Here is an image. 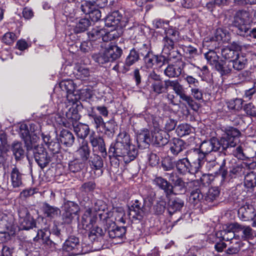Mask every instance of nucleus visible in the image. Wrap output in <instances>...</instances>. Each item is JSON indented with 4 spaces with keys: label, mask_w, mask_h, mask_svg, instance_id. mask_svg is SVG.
Wrapping results in <instances>:
<instances>
[{
    "label": "nucleus",
    "mask_w": 256,
    "mask_h": 256,
    "mask_svg": "<svg viewBox=\"0 0 256 256\" xmlns=\"http://www.w3.org/2000/svg\"><path fill=\"white\" fill-rule=\"evenodd\" d=\"M250 16L249 12L246 10H240L236 13L232 24L238 35L244 36L250 28Z\"/></svg>",
    "instance_id": "1"
},
{
    "label": "nucleus",
    "mask_w": 256,
    "mask_h": 256,
    "mask_svg": "<svg viewBox=\"0 0 256 256\" xmlns=\"http://www.w3.org/2000/svg\"><path fill=\"white\" fill-rule=\"evenodd\" d=\"M129 136L126 132L120 133L118 136L116 142L114 144H112L109 149V152L112 153L116 157H122L124 154L126 148L129 145Z\"/></svg>",
    "instance_id": "2"
},
{
    "label": "nucleus",
    "mask_w": 256,
    "mask_h": 256,
    "mask_svg": "<svg viewBox=\"0 0 256 256\" xmlns=\"http://www.w3.org/2000/svg\"><path fill=\"white\" fill-rule=\"evenodd\" d=\"M167 82L168 88L172 87L175 93L180 96V98L186 102L192 110H196L198 108V104L193 99V98L190 96L187 95L185 93L182 86L181 85L177 80H169Z\"/></svg>",
    "instance_id": "3"
},
{
    "label": "nucleus",
    "mask_w": 256,
    "mask_h": 256,
    "mask_svg": "<svg viewBox=\"0 0 256 256\" xmlns=\"http://www.w3.org/2000/svg\"><path fill=\"white\" fill-rule=\"evenodd\" d=\"M125 13L124 17L118 11H114L108 16L105 20L106 25L108 27L126 26V24L130 20V17Z\"/></svg>",
    "instance_id": "4"
},
{
    "label": "nucleus",
    "mask_w": 256,
    "mask_h": 256,
    "mask_svg": "<svg viewBox=\"0 0 256 256\" xmlns=\"http://www.w3.org/2000/svg\"><path fill=\"white\" fill-rule=\"evenodd\" d=\"M34 158L41 168L46 167L50 162V158L48 156L45 148L40 145L33 144Z\"/></svg>",
    "instance_id": "5"
},
{
    "label": "nucleus",
    "mask_w": 256,
    "mask_h": 256,
    "mask_svg": "<svg viewBox=\"0 0 256 256\" xmlns=\"http://www.w3.org/2000/svg\"><path fill=\"white\" fill-rule=\"evenodd\" d=\"M148 210L144 204L136 200L134 202L129 208L130 218L139 221L142 220L146 216Z\"/></svg>",
    "instance_id": "6"
},
{
    "label": "nucleus",
    "mask_w": 256,
    "mask_h": 256,
    "mask_svg": "<svg viewBox=\"0 0 256 256\" xmlns=\"http://www.w3.org/2000/svg\"><path fill=\"white\" fill-rule=\"evenodd\" d=\"M20 223L22 228L26 230L32 228L36 226V222L30 216L27 208L22 206L18 210Z\"/></svg>",
    "instance_id": "7"
},
{
    "label": "nucleus",
    "mask_w": 256,
    "mask_h": 256,
    "mask_svg": "<svg viewBox=\"0 0 256 256\" xmlns=\"http://www.w3.org/2000/svg\"><path fill=\"white\" fill-rule=\"evenodd\" d=\"M219 150V140L216 138H212L209 140L204 141L201 144L200 149H195L194 150H198L199 155L203 154L204 158L206 154L212 152H217Z\"/></svg>",
    "instance_id": "8"
},
{
    "label": "nucleus",
    "mask_w": 256,
    "mask_h": 256,
    "mask_svg": "<svg viewBox=\"0 0 256 256\" xmlns=\"http://www.w3.org/2000/svg\"><path fill=\"white\" fill-rule=\"evenodd\" d=\"M97 220L95 212L90 208L86 210L82 216L81 222L78 224L79 229L88 230H90Z\"/></svg>",
    "instance_id": "9"
},
{
    "label": "nucleus",
    "mask_w": 256,
    "mask_h": 256,
    "mask_svg": "<svg viewBox=\"0 0 256 256\" xmlns=\"http://www.w3.org/2000/svg\"><path fill=\"white\" fill-rule=\"evenodd\" d=\"M80 8L82 12L88 14L92 22H97L101 18L100 11L95 6L92 2L84 1L82 2Z\"/></svg>",
    "instance_id": "10"
},
{
    "label": "nucleus",
    "mask_w": 256,
    "mask_h": 256,
    "mask_svg": "<svg viewBox=\"0 0 256 256\" xmlns=\"http://www.w3.org/2000/svg\"><path fill=\"white\" fill-rule=\"evenodd\" d=\"M189 158L190 160V173L194 174L197 173L202 166V161L204 159V154L199 155L198 150L190 151L189 154Z\"/></svg>",
    "instance_id": "11"
},
{
    "label": "nucleus",
    "mask_w": 256,
    "mask_h": 256,
    "mask_svg": "<svg viewBox=\"0 0 256 256\" xmlns=\"http://www.w3.org/2000/svg\"><path fill=\"white\" fill-rule=\"evenodd\" d=\"M77 100L76 98L72 99V106L69 108L68 112H66V116L68 121V124H64L66 127L70 128V125L76 124L80 118V116L78 112L76 104H74L75 101Z\"/></svg>",
    "instance_id": "12"
},
{
    "label": "nucleus",
    "mask_w": 256,
    "mask_h": 256,
    "mask_svg": "<svg viewBox=\"0 0 256 256\" xmlns=\"http://www.w3.org/2000/svg\"><path fill=\"white\" fill-rule=\"evenodd\" d=\"M63 250L70 252L71 254H78L82 252L81 246L78 238L70 237L67 240L62 247Z\"/></svg>",
    "instance_id": "13"
},
{
    "label": "nucleus",
    "mask_w": 256,
    "mask_h": 256,
    "mask_svg": "<svg viewBox=\"0 0 256 256\" xmlns=\"http://www.w3.org/2000/svg\"><path fill=\"white\" fill-rule=\"evenodd\" d=\"M198 184V182L196 180H194L190 182H185L182 178H176V181L172 185V194H184L186 190L187 185L192 186Z\"/></svg>",
    "instance_id": "14"
},
{
    "label": "nucleus",
    "mask_w": 256,
    "mask_h": 256,
    "mask_svg": "<svg viewBox=\"0 0 256 256\" xmlns=\"http://www.w3.org/2000/svg\"><path fill=\"white\" fill-rule=\"evenodd\" d=\"M168 133L158 128H154L152 131V140L159 146H164L168 142Z\"/></svg>",
    "instance_id": "15"
},
{
    "label": "nucleus",
    "mask_w": 256,
    "mask_h": 256,
    "mask_svg": "<svg viewBox=\"0 0 256 256\" xmlns=\"http://www.w3.org/2000/svg\"><path fill=\"white\" fill-rule=\"evenodd\" d=\"M106 230H103L102 228L96 226L90 230L88 236L90 239L94 242V244L100 242V246L102 247L104 242L103 236Z\"/></svg>",
    "instance_id": "16"
},
{
    "label": "nucleus",
    "mask_w": 256,
    "mask_h": 256,
    "mask_svg": "<svg viewBox=\"0 0 256 256\" xmlns=\"http://www.w3.org/2000/svg\"><path fill=\"white\" fill-rule=\"evenodd\" d=\"M107 230L110 238L116 240L122 239L126 232L125 227H118L114 222L112 223L109 228H108Z\"/></svg>",
    "instance_id": "17"
},
{
    "label": "nucleus",
    "mask_w": 256,
    "mask_h": 256,
    "mask_svg": "<svg viewBox=\"0 0 256 256\" xmlns=\"http://www.w3.org/2000/svg\"><path fill=\"white\" fill-rule=\"evenodd\" d=\"M90 153V148L87 141L82 140L80 146L76 150V154L78 158L85 162L88 160Z\"/></svg>",
    "instance_id": "18"
},
{
    "label": "nucleus",
    "mask_w": 256,
    "mask_h": 256,
    "mask_svg": "<svg viewBox=\"0 0 256 256\" xmlns=\"http://www.w3.org/2000/svg\"><path fill=\"white\" fill-rule=\"evenodd\" d=\"M248 63V60L242 54H238L232 60H230V66L234 70L239 71L245 68Z\"/></svg>",
    "instance_id": "19"
},
{
    "label": "nucleus",
    "mask_w": 256,
    "mask_h": 256,
    "mask_svg": "<svg viewBox=\"0 0 256 256\" xmlns=\"http://www.w3.org/2000/svg\"><path fill=\"white\" fill-rule=\"evenodd\" d=\"M230 228H236L237 232H242V236L244 239H250L254 236V232L252 228L249 226H245L238 223L230 224Z\"/></svg>",
    "instance_id": "20"
},
{
    "label": "nucleus",
    "mask_w": 256,
    "mask_h": 256,
    "mask_svg": "<svg viewBox=\"0 0 256 256\" xmlns=\"http://www.w3.org/2000/svg\"><path fill=\"white\" fill-rule=\"evenodd\" d=\"M60 139L61 143L66 147H70L74 142V136L70 131L62 130L60 134Z\"/></svg>",
    "instance_id": "21"
},
{
    "label": "nucleus",
    "mask_w": 256,
    "mask_h": 256,
    "mask_svg": "<svg viewBox=\"0 0 256 256\" xmlns=\"http://www.w3.org/2000/svg\"><path fill=\"white\" fill-rule=\"evenodd\" d=\"M230 224L226 225V228L224 227L223 230L220 231L217 235L220 234V236L222 237V240L230 242L232 241V240H236L234 238V232H237L236 228H230Z\"/></svg>",
    "instance_id": "22"
},
{
    "label": "nucleus",
    "mask_w": 256,
    "mask_h": 256,
    "mask_svg": "<svg viewBox=\"0 0 256 256\" xmlns=\"http://www.w3.org/2000/svg\"><path fill=\"white\" fill-rule=\"evenodd\" d=\"M74 130L77 136L82 138V140L87 136L90 132L89 126L87 124L77 122L76 124L72 125Z\"/></svg>",
    "instance_id": "23"
},
{
    "label": "nucleus",
    "mask_w": 256,
    "mask_h": 256,
    "mask_svg": "<svg viewBox=\"0 0 256 256\" xmlns=\"http://www.w3.org/2000/svg\"><path fill=\"white\" fill-rule=\"evenodd\" d=\"M154 183L160 189L164 190L166 194H171L172 192V184L166 179L162 177H156L154 180Z\"/></svg>",
    "instance_id": "24"
},
{
    "label": "nucleus",
    "mask_w": 256,
    "mask_h": 256,
    "mask_svg": "<svg viewBox=\"0 0 256 256\" xmlns=\"http://www.w3.org/2000/svg\"><path fill=\"white\" fill-rule=\"evenodd\" d=\"M169 80H166L164 82L160 81L156 82H151L150 88L151 90L157 95L166 92L168 88V82Z\"/></svg>",
    "instance_id": "25"
},
{
    "label": "nucleus",
    "mask_w": 256,
    "mask_h": 256,
    "mask_svg": "<svg viewBox=\"0 0 256 256\" xmlns=\"http://www.w3.org/2000/svg\"><path fill=\"white\" fill-rule=\"evenodd\" d=\"M60 87L62 90H66L68 92V99L70 100L73 99L72 96L74 95V92L76 90V86L72 80H63L60 83Z\"/></svg>",
    "instance_id": "26"
},
{
    "label": "nucleus",
    "mask_w": 256,
    "mask_h": 256,
    "mask_svg": "<svg viewBox=\"0 0 256 256\" xmlns=\"http://www.w3.org/2000/svg\"><path fill=\"white\" fill-rule=\"evenodd\" d=\"M22 175L16 166L12 168L10 172V180L14 188H18L22 185Z\"/></svg>",
    "instance_id": "27"
},
{
    "label": "nucleus",
    "mask_w": 256,
    "mask_h": 256,
    "mask_svg": "<svg viewBox=\"0 0 256 256\" xmlns=\"http://www.w3.org/2000/svg\"><path fill=\"white\" fill-rule=\"evenodd\" d=\"M104 50L110 62L118 58L122 54V50L116 45H110Z\"/></svg>",
    "instance_id": "28"
},
{
    "label": "nucleus",
    "mask_w": 256,
    "mask_h": 256,
    "mask_svg": "<svg viewBox=\"0 0 256 256\" xmlns=\"http://www.w3.org/2000/svg\"><path fill=\"white\" fill-rule=\"evenodd\" d=\"M178 172L182 174L190 173V161L188 158L180 159L175 162Z\"/></svg>",
    "instance_id": "29"
},
{
    "label": "nucleus",
    "mask_w": 256,
    "mask_h": 256,
    "mask_svg": "<svg viewBox=\"0 0 256 256\" xmlns=\"http://www.w3.org/2000/svg\"><path fill=\"white\" fill-rule=\"evenodd\" d=\"M90 142L93 148L98 146L99 150L103 152H105L104 140L94 132L92 133L89 137Z\"/></svg>",
    "instance_id": "30"
},
{
    "label": "nucleus",
    "mask_w": 256,
    "mask_h": 256,
    "mask_svg": "<svg viewBox=\"0 0 256 256\" xmlns=\"http://www.w3.org/2000/svg\"><path fill=\"white\" fill-rule=\"evenodd\" d=\"M137 154L138 151L134 146L129 144L125 150L124 154L122 158L124 162L128 164L134 160Z\"/></svg>",
    "instance_id": "31"
},
{
    "label": "nucleus",
    "mask_w": 256,
    "mask_h": 256,
    "mask_svg": "<svg viewBox=\"0 0 256 256\" xmlns=\"http://www.w3.org/2000/svg\"><path fill=\"white\" fill-rule=\"evenodd\" d=\"M43 212L46 216L50 218H54L58 216L60 213V210L58 208L52 206L46 203L43 206Z\"/></svg>",
    "instance_id": "32"
},
{
    "label": "nucleus",
    "mask_w": 256,
    "mask_h": 256,
    "mask_svg": "<svg viewBox=\"0 0 256 256\" xmlns=\"http://www.w3.org/2000/svg\"><path fill=\"white\" fill-rule=\"evenodd\" d=\"M20 134L22 139H24L27 150H30L32 148L33 144L32 142H28V140L30 138V132L28 126L26 124H21L20 128Z\"/></svg>",
    "instance_id": "33"
},
{
    "label": "nucleus",
    "mask_w": 256,
    "mask_h": 256,
    "mask_svg": "<svg viewBox=\"0 0 256 256\" xmlns=\"http://www.w3.org/2000/svg\"><path fill=\"white\" fill-rule=\"evenodd\" d=\"M214 38L218 42H228L230 40V34L226 30L218 28L215 32Z\"/></svg>",
    "instance_id": "34"
},
{
    "label": "nucleus",
    "mask_w": 256,
    "mask_h": 256,
    "mask_svg": "<svg viewBox=\"0 0 256 256\" xmlns=\"http://www.w3.org/2000/svg\"><path fill=\"white\" fill-rule=\"evenodd\" d=\"M220 195V191L218 188L214 187L210 188L204 196V202L208 204L216 200Z\"/></svg>",
    "instance_id": "35"
},
{
    "label": "nucleus",
    "mask_w": 256,
    "mask_h": 256,
    "mask_svg": "<svg viewBox=\"0 0 256 256\" xmlns=\"http://www.w3.org/2000/svg\"><path fill=\"white\" fill-rule=\"evenodd\" d=\"M91 22L88 18H81L76 22L74 30L76 33H80L86 30L91 25Z\"/></svg>",
    "instance_id": "36"
},
{
    "label": "nucleus",
    "mask_w": 256,
    "mask_h": 256,
    "mask_svg": "<svg viewBox=\"0 0 256 256\" xmlns=\"http://www.w3.org/2000/svg\"><path fill=\"white\" fill-rule=\"evenodd\" d=\"M104 32L105 29L96 28L88 32V34L90 41L94 42L98 40L100 42L101 40H102Z\"/></svg>",
    "instance_id": "37"
},
{
    "label": "nucleus",
    "mask_w": 256,
    "mask_h": 256,
    "mask_svg": "<svg viewBox=\"0 0 256 256\" xmlns=\"http://www.w3.org/2000/svg\"><path fill=\"white\" fill-rule=\"evenodd\" d=\"M204 58L207 60L208 64L210 65L214 66L215 68L218 65L220 61L219 60V56L216 52L211 50L204 54Z\"/></svg>",
    "instance_id": "38"
},
{
    "label": "nucleus",
    "mask_w": 256,
    "mask_h": 256,
    "mask_svg": "<svg viewBox=\"0 0 256 256\" xmlns=\"http://www.w3.org/2000/svg\"><path fill=\"white\" fill-rule=\"evenodd\" d=\"M184 148V142L182 140L174 138L171 144L170 150L174 155L176 156Z\"/></svg>",
    "instance_id": "39"
},
{
    "label": "nucleus",
    "mask_w": 256,
    "mask_h": 256,
    "mask_svg": "<svg viewBox=\"0 0 256 256\" xmlns=\"http://www.w3.org/2000/svg\"><path fill=\"white\" fill-rule=\"evenodd\" d=\"M164 72L169 78L178 77L182 73V68L178 66L170 64L166 67Z\"/></svg>",
    "instance_id": "40"
},
{
    "label": "nucleus",
    "mask_w": 256,
    "mask_h": 256,
    "mask_svg": "<svg viewBox=\"0 0 256 256\" xmlns=\"http://www.w3.org/2000/svg\"><path fill=\"white\" fill-rule=\"evenodd\" d=\"M11 149L16 160L20 159L24 156V150L21 142H13L12 144Z\"/></svg>",
    "instance_id": "41"
},
{
    "label": "nucleus",
    "mask_w": 256,
    "mask_h": 256,
    "mask_svg": "<svg viewBox=\"0 0 256 256\" xmlns=\"http://www.w3.org/2000/svg\"><path fill=\"white\" fill-rule=\"evenodd\" d=\"M90 165L92 169L100 170L104 164L102 158L96 154H92L89 160Z\"/></svg>",
    "instance_id": "42"
},
{
    "label": "nucleus",
    "mask_w": 256,
    "mask_h": 256,
    "mask_svg": "<svg viewBox=\"0 0 256 256\" xmlns=\"http://www.w3.org/2000/svg\"><path fill=\"white\" fill-rule=\"evenodd\" d=\"M228 245V247L226 250V252L228 254H238L240 250L241 244L238 240H232Z\"/></svg>",
    "instance_id": "43"
},
{
    "label": "nucleus",
    "mask_w": 256,
    "mask_h": 256,
    "mask_svg": "<svg viewBox=\"0 0 256 256\" xmlns=\"http://www.w3.org/2000/svg\"><path fill=\"white\" fill-rule=\"evenodd\" d=\"M244 184L248 188L252 189L256 186V173L252 172L244 177Z\"/></svg>",
    "instance_id": "44"
},
{
    "label": "nucleus",
    "mask_w": 256,
    "mask_h": 256,
    "mask_svg": "<svg viewBox=\"0 0 256 256\" xmlns=\"http://www.w3.org/2000/svg\"><path fill=\"white\" fill-rule=\"evenodd\" d=\"M184 202L179 198H176L170 202L168 210L170 213L180 210L184 206Z\"/></svg>",
    "instance_id": "45"
},
{
    "label": "nucleus",
    "mask_w": 256,
    "mask_h": 256,
    "mask_svg": "<svg viewBox=\"0 0 256 256\" xmlns=\"http://www.w3.org/2000/svg\"><path fill=\"white\" fill-rule=\"evenodd\" d=\"M139 54L136 50L132 49L130 51L128 56L126 58L124 66L130 67L134 64L139 59Z\"/></svg>",
    "instance_id": "46"
},
{
    "label": "nucleus",
    "mask_w": 256,
    "mask_h": 256,
    "mask_svg": "<svg viewBox=\"0 0 256 256\" xmlns=\"http://www.w3.org/2000/svg\"><path fill=\"white\" fill-rule=\"evenodd\" d=\"M189 199L190 202L196 204L198 202H204V196L199 188H196L191 192Z\"/></svg>",
    "instance_id": "47"
},
{
    "label": "nucleus",
    "mask_w": 256,
    "mask_h": 256,
    "mask_svg": "<svg viewBox=\"0 0 256 256\" xmlns=\"http://www.w3.org/2000/svg\"><path fill=\"white\" fill-rule=\"evenodd\" d=\"M164 48L162 52L167 55H170L171 51L173 50L174 46V42L169 38L164 37Z\"/></svg>",
    "instance_id": "48"
},
{
    "label": "nucleus",
    "mask_w": 256,
    "mask_h": 256,
    "mask_svg": "<svg viewBox=\"0 0 256 256\" xmlns=\"http://www.w3.org/2000/svg\"><path fill=\"white\" fill-rule=\"evenodd\" d=\"M192 128L187 124H182L178 126L176 132L180 136L189 134L192 131Z\"/></svg>",
    "instance_id": "49"
},
{
    "label": "nucleus",
    "mask_w": 256,
    "mask_h": 256,
    "mask_svg": "<svg viewBox=\"0 0 256 256\" xmlns=\"http://www.w3.org/2000/svg\"><path fill=\"white\" fill-rule=\"evenodd\" d=\"M230 60L228 63H224L222 61H220V64L216 66V69L222 75L230 73L232 69V67L230 66Z\"/></svg>",
    "instance_id": "50"
},
{
    "label": "nucleus",
    "mask_w": 256,
    "mask_h": 256,
    "mask_svg": "<svg viewBox=\"0 0 256 256\" xmlns=\"http://www.w3.org/2000/svg\"><path fill=\"white\" fill-rule=\"evenodd\" d=\"M64 210L68 212V213L76 216L80 210V208L76 204L68 201L64 203Z\"/></svg>",
    "instance_id": "51"
},
{
    "label": "nucleus",
    "mask_w": 256,
    "mask_h": 256,
    "mask_svg": "<svg viewBox=\"0 0 256 256\" xmlns=\"http://www.w3.org/2000/svg\"><path fill=\"white\" fill-rule=\"evenodd\" d=\"M238 214L241 216L244 220H248L252 218V209L250 208L248 206H244L240 208Z\"/></svg>",
    "instance_id": "52"
},
{
    "label": "nucleus",
    "mask_w": 256,
    "mask_h": 256,
    "mask_svg": "<svg viewBox=\"0 0 256 256\" xmlns=\"http://www.w3.org/2000/svg\"><path fill=\"white\" fill-rule=\"evenodd\" d=\"M92 58L95 62L100 64H104L110 62L105 50L98 54H94L92 56Z\"/></svg>",
    "instance_id": "53"
},
{
    "label": "nucleus",
    "mask_w": 256,
    "mask_h": 256,
    "mask_svg": "<svg viewBox=\"0 0 256 256\" xmlns=\"http://www.w3.org/2000/svg\"><path fill=\"white\" fill-rule=\"evenodd\" d=\"M244 100L241 98H235L228 102V107L230 110L239 111L242 108Z\"/></svg>",
    "instance_id": "54"
},
{
    "label": "nucleus",
    "mask_w": 256,
    "mask_h": 256,
    "mask_svg": "<svg viewBox=\"0 0 256 256\" xmlns=\"http://www.w3.org/2000/svg\"><path fill=\"white\" fill-rule=\"evenodd\" d=\"M3 138L4 140L2 142V145H0V168L3 166L7 156V150L4 146V144H6V139L4 136H3ZM2 136H1L0 140H2Z\"/></svg>",
    "instance_id": "55"
},
{
    "label": "nucleus",
    "mask_w": 256,
    "mask_h": 256,
    "mask_svg": "<svg viewBox=\"0 0 256 256\" xmlns=\"http://www.w3.org/2000/svg\"><path fill=\"white\" fill-rule=\"evenodd\" d=\"M50 232L46 230H38L36 236L34 238V241L42 240V242H47L49 240Z\"/></svg>",
    "instance_id": "56"
},
{
    "label": "nucleus",
    "mask_w": 256,
    "mask_h": 256,
    "mask_svg": "<svg viewBox=\"0 0 256 256\" xmlns=\"http://www.w3.org/2000/svg\"><path fill=\"white\" fill-rule=\"evenodd\" d=\"M222 56L225 59L234 58L238 54V52L229 48H225L222 50Z\"/></svg>",
    "instance_id": "57"
},
{
    "label": "nucleus",
    "mask_w": 256,
    "mask_h": 256,
    "mask_svg": "<svg viewBox=\"0 0 256 256\" xmlns=\"http://www.w3.org/2000/svg\"><path fill=\"white\" fill-rule=\"evenodd\" d=\"M244 110L248 116L256 117V107L252 103L246 104L244 106Z\"/></svg>",
    "instance_id": "58"
},
{
    "label": "nucleus",
    "mask_w": 256,
    "mask_h": 256,
    "mask_svg": "<svg viewBox=\"0 0 256 256\" xmlns=\"http://www.w3.org/2000/svg\"><path fill=\"white\" fill-rule=\"evenodd\" d=\"M116 37H118V34L116 30H112L108 32L105 29V32L102 36V40L107 42L115 39Z\"/></svg>",
    "instance_id": "59"
},
{
    "label": "nucleus",
    "mask_w": 256,
    "mask_h": 256,
    "mask_svg": "<svg viewBox=\"0 0 256 256\" xmlns=\"http://www.w3.org/2000/svg\"><path fill=\"white\" fill-rule=\"evenodd\" d=\"M175 166L172 160L170 158H166L162 162V166L163 170L165 171H169L172 170Z\"/></svg>",
    "instance_id": "60"
},
{
    "label": "nucleus",
    "mask_w": 256,
    "mask_h": 256,
    "mask_svg": "<svg viewBox=\"0 0 256 256\" xmlns=\"http://www.w3.org/2000/svg\"><path fill=\"white\" fill-rule=\"evenodd\" d=\"M75 70L77 71L76 74L81 78H84L90 75L89 70L82 66H76Z\"/></svg>",
    "instance_id": "61"
},
{
    "label": "nucleus",
    "mask_w": 256,
    "mask_h": 256,
    "mask_svg": "<svg viewBox=\"0 0 256 256\" xmlns=\"http://www.w3.org/2000/svg\"><path fill=\"white\" fill-rule=\"evenodd\" d=\"M16 40V37L15 34L13 32H10L5 34L2 37V40L6 44L10 45L13 44Z\"/></svg>",
    "instance_id": "62"
},
{
    "label": "nucleus",
    "mask_w": 256,
    "mask_h": 256,
    "mask_svg": "<svg viewBox=\"0 0 256 256\" xmlns=\"http://www.w3.org/2000/svg\"><path fill=\"white\" fill-rule=\"evenodd\" d=\"M191 94L193 98L198 100H200L203 98V92L198 86L190 89Z\"/></svg>",
    "instance_id": "63"
},
{
    "label": "nucleus",
    "mask_w": 256,
    "mask_h": 256,
    "mask_svg": "<svg viewBox=\"0 0 256 256\" xmlns=\"http://www.w3.org/2000/svg\"><path fill=\"white\" fill-rule=\"evenodd\" d=\"M182 49L184 52L189 54L190 57H194L195 56L198 55V50L196 48L192 46L191 45L188 46H183Z\"/></svg>",
    "instance_id": "64"
}]
</instances>
